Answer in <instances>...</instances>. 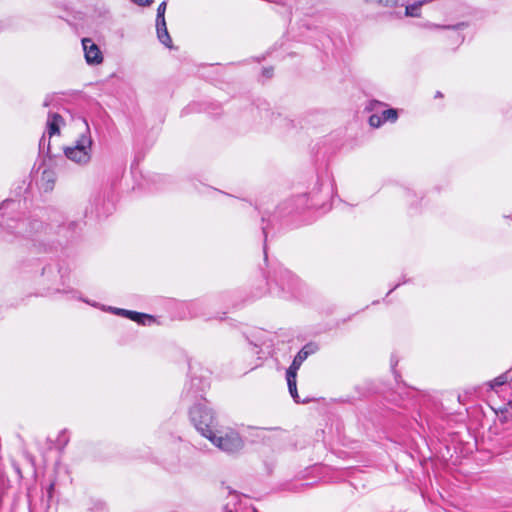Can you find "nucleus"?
Instances as JSON below:
<instances>
[{"label": "nucleus", "instance_id": "nucleus-26", "mask_svg": "<svg viewBox=\"0 0 512 512\" xmlns=\"http://www.w3.org/2000/svg\"><path fill=\"white\" fill-rule=\"evenodd\" d=\"M11 203H13V201L6 200V201H3L2 206L5 207V206H7V205H9Z\"/></svg>", "mask_w": 512, "mask_h": 512}, {"label": "nucleus", "instance_id": "nucleus-7", "mask_svg": "<svg viewBox=\"0 0 512 512\" xmlns=\"http://www.w3.org/2000/svg\"><path fill=\"white\" fill-rule=\"evenodd\" d=\"M113 312L115 314H118V315H122V316H125L139 324H142V325H145L147 322H152L153 321V318L152 316L148 315V314H144V313H139V312H136V311H130V310H125V309H120V308H114L113 309Z\"/></svg>", "mask_w": 512, "mask_h": 512}, {"label": "nucleus", "instance_id": "nucleus-22", "mask_svg": "<svg viewBox=\"0 0 512 512\" xmlns=\"http://www.w3.org/2000/svg\"><path fill=\"white\" fill-rule=\"evenodd\" d=\"M51 101H52V96H49V95L46 96V98H45V100L43 102V106L44 107H48L50 105Z\"/></svg>", "mask_w": 512, "mask_h": 512}, {"label": "nucleus", "instance_id": "nucleus-10", "mask_svg": "<svg viewBox=\"0 0 512 512\" xmlns=\"http://www.w3.org/2000/svg\"><path fill=\"white\" fill-rule=\"evenodd\" d=\"M85 125H86V131L78 137V139L75 141V143L71 147L82 148V145H83L85 150L92 151L93 140H92L87 123H85Z\"/></svg>", "mask_w": 512, "mask_h": 512}, {"label": "nucleus", "instance_id": "nucleus-9", "mask_svg": "<svg viewBox=\"0 0 512 512\" xmlns=\"http://www.w3.org/2000/svg\"><path fill=\"white\" fill-rule=\"evenodd\" d=\"M156 32L159 41L167 48H172V39L169 35L166 21H156Z\"/></svg>", "mask_w": 512, "mask_h": 512}, {"label": "nucleus", "instance_id": "nucleus-27", "mask_svg": "<svg viewBox=\"0 0 512 512\" xmlns=\"http://www.w3.org/2000/svg\"><path fill=\"white\" fill-rule=\"evenodd\" d=\"M264 254H265V259H267L266 244L264 245Z\"/></svg>", "mask_w": 512, "mask_h": 512}, {"label": "nucleus", "instance_id": "nucleus-17", "mask_svg": "<svg viewBox=\"0 0 512 512\" xmlns=\"http://www.w3.org/2000/svg\"><path fill=\"white\" fill-rule=\"evenodd\" d=\"M431 27H434V28H443V29H453V30H460L464 27H466V24L465 23H458L456 25H448V26H439V25H431Z\"/></svg>", "mask_w": 512, "mask_h": 512}, {"label": "nucleus", "instance_id": "nucleus-15", "mask_svg": "<svg viewBox=\"0 0 512 512\" xmlns=\"http://www.w3.org/2000/svg\"><path fill=\"white\" fill-rule=\"evenodd\" d=\"M167 2L163 1L159 4L157 8L156 21H166L165 20V12H166Z\"/></svg>", "mask_w": 512, "mask_h": 512}, {"label": "nucleus", "instance_id": "nucleus-2", "mask_svg": "<svg viewBox=\"0 0 512 512\" xmlns=\"http://www.w3.org/2000/svg\"><path fill=\"white\" fill-rule=\"evenodd\" d=\"M189 416L195 428L205 438L214 430L215 416L205 399L196 403L190 409Z\"/></svg>", "mask_w": 512, "mask_h": 512}, {"label": "nucleus", "instance_id": "nucleus-16", "mask_svg": "<svg viewBox=\"0 0 512 512\" xmlns=\"http://www.w3.org/2000/svg\"><path fill=\"white\" fill-rule=\"evenodd\" d=\"M507 382V376L505 374L498 376L495 378L491 383L490 386L492 389H495L496 387H500L505 385Z\"/></svg>", "mask_w": 512, "mask_h": 512}, {"label": "nucleus", "instance_id": "nucleus-3", "mask_svg": "<svg viewBox=\"0 0 512 512\" xmlns=\"http://www.w3.org/2000/svg\"><path fill=\"white\" fill-rule=\"evenodd\" d=\"M385 104L376 100L370 101L367 109L373 114L369 117V124L374 128L380 127L385 122H395L398 118L396 109H384Z\"/></svg>", "mask_w": 512, "mask_h": 512}, {"label": "nucleus", "instance_id": "nucleus-19", "mask_svg": "<svg viewBox=\"0 0 512 512\" xmlns=\"http://www.w3.org/2000/svg\"><path fill=\"white\" fill-rule=\"evenodd\" d=\"M289 392L295 402H297V403H307L308 402L307 399H303V400L300 399L298 392H297V387L295 388V390H289Z\"/></svg>", "mask_w": 512, "mask_h": 512}, {"label": "nucleus", "instance_id": "nucleus-1", "mask_svg": "<svg viewBox=\"0 0 512 512\" xmlns=\"http://www.w3.org/2000/svg\"><path fill=\"white\" fill-rule=\"evenodd\" d=\"M221 451L227 454H236L244 447V441L240 434L232 428L213 430L206 437Z\"/></svg>", "mask_w": 512, "mask_h": 512}, {"label": "nucleus", "instance_id": "nucleus-4", "mask_svg": "<svg viewBox=\"0 0 512 512\" xmlns=\"http://www.w3.org/2000/svg\"><path fill=\"white\" fill-rule=\"evenodd\" d=\"M276 282L283 291L291 294H294L301 285V281L296 275L282 267L277 271Z\"/></svg>", "mask_w": 512, "mask_h": 512}, {"label": "nucleus", "instance_id": "nucleus-12", "mask_svg": "<svg viewBox=\"0 0 512 512\" xmlns=\"http://www.w3.org/2000/svg\"><path fill=\"white\" fill-rule=\"evenodd\" d=\"M307 359V352L304 351V350H300L296 356L294 357L293 361H292V364L290 365V367L287 369V371H290V372H295L297 373V371L299 370L300 366L302 365V363Z\"/></svg>", "mask_w": 512, "mask_h": 512}, {"label": "nucleus", "instance_id": "nucleus-31", "mask_svg": "<svg viewBox=\"0 0 512 512\" xmlns=\"http://www.w3.org/2000/svg\"><path fill=\"white\" fill-rule=\"evenodd\" d=\"M228 512H233V510H232V509H229V510H228Z\"/></svg>", "mask_w": 512, "mask_h": 512}, {"label": "nucleus", "instance_id": "nucleus-8", "mask_svg": "<svg viewBox=\"0 0 512 512\" xmlns=\"http://www.w3.org/2000/svg\"><path fill=\"white\" fill-rule=\"evenodd\" d=\"M64 125V119L57 113H49L46 123L49 138L60 134V128Z\"/></svg>", "mask_w": 512, "mask_h": 512}, {"label": "nucleus", "instance_id": "nucleus-32", "mask_svg": "<svg viewBox=\"0 0 512 512\" xmlns=\"http://www.w3.org/2000/svg\"><path fill=\"white\" fill-rule=\"evenodd\" d=\"M252 512H257V510H256V509H253V510H252Z\"/></svg>", "mask_w": 512, "mask_h": 512}, {"label": "nucleus", "instance_id": "nucleus-21", "mask_svg": "<svg viewBox=\"0 0 512 512\" xmlns=\"http://www.w3.org/2000/svg\"><path fill=\"white\" fill-rule=\"evenodd\" d=\"M59 442H61L63 445H65L68 442V439L65 437V432H62L59 435Z\"/></svg>", "mask_w": 512, "mask_h": 512}, {"label": "nucleus", "instance_id": "nucleus-25", "mask_svg": "<svg viewBox=\"0 0 512 512\" xmlns=\"http://www.w3.org/2000/svg\"><path fill=\"white\" fill-rule=\"evenodd\" d=\"M262 230H263V234H264V241L266 242V240H267V227L263 226Z\"/></svg>", "mask_w": 512, "mask_h": 512}, {"label": "nucleus", "instance_id": "nucleus-30", "mask_svg": "<svg viewBox=\"0 0 512 512\" xmlns=\"http://www.w3.org/2000/svg\"><path fill=\"white\" fill-rule=\"evenodd\" d=\"M230 503H226L225 509L228 510Z\"/></svg>", "mask_w": 512, "mask_h": 512}, {"label": "nucleus", "instance_id": "nucleus-24", "mask_svg": "<svg viewBox=\"0 0 512 512\" xmlns=\"http://www.w3.org/2000/svg\"><path fill=\"white\" fill-rule=\"evenodd\" d=\"M463 39H464V38H463V36H462V35H460L459 33H457V35H456V39H455V40H456L457 42H460V43H461V42L463 41Z\"/></svg>", "mask_w": 512, "mask_h": 512}, {"label": "nucleus", "instance_id": "nucleus-5", "mask_svg": "<svg viewBox=\"0 0 512 512\" xmlns=\"http://www.w3.org/2000/svg\"><path fill=\"white\" fill-rule=\"evenodd\" d=\"M85 60L90 65H98L103 62V55L99 47L90 38L82 39Z\"/></svg>", "mask_w": 512, "mask_h": 512}, {"label": "nucleus", "instance_id": "nucleus-29", "mask_svg": "<svg viewBox=\"0 0 512 512\" xmlns=\"http://www.w3.org/2000/svg\"><path fill=\"white\" fill-rule=\"evenodd\" d=\"M442 94L440 92H437L436 97H441Z\"/></svg>", "mask_w": 512, "mask_h": 512}, {"label": "nucleus", "instance_id": "nucleus-20", "mask_svg": "<svg viewBox=\"0 0 512 512\" xmlns=\"http://www.w3.org/2000/svg\"><path fill=\"white\" fill-rule=\"evenodd\" d=\"M301 350H304L307 352V357L315 352V348L312 344L305 345Z\"/></svg>", "mask_w": 512, "mask_h": 512}, {"label": "nucleus", "instance_id": "nucleus-6", "mask_svg": "<svg viewBox=\"0 0 512 512\" xmlns=\"http://www.w3.org/2000/svg\"><path fill=\"white\" fill-rule=\"evenodd\" d=\"M64 154L69 160L79 165H86L91 160L92 151L85 150L83 146L82 148L65 147Z\"/></svg>", "mask_w": 512, "mask_h": 512}, {"label": "nucleus", "instance_id": "nucleus-23", "mask_svg": "<svg viewBox=\"0 0 512 512\" xmlns=\"http://www.w3.org/2000/svg\"><path fill=\"white\" fill-rule=\"evenodd\" d=\"M263 75L266 76L267 78L271 77L272 75V69L271 68H265L263 69Z\"/></svg>", "mask_w": 512, "mask_h": 512}, {"label": "nucleus", "instance_id": "nucleus-13", "mask_svg": "<svg viewBox=\"0 0 512 512\" xmlns=\"http://www.w3.org/2000/svg\"><path fill=\"white\" fill-rule=\"evenodd\" d=\"M296 376H297V373L286 371V379H287V384H288L289 390H295V388L297 387Z\"/></svg>", "mask_w": 512, "mask_h": 512}, {"label": "nucleus", "instance_id": "nucleus-11", "mask_svg": "<svg viewBox=\"0 0 512 512\" xmlns=\"http://www.w3.org/2000/svg\"><path fill=\"white\" fill-rule=\"evenodd\" d=\"M55 182V174L52 170L45 169L41 175L42 187L45 191L51 190Z\"/></svg>", "mask_w": 512, "mask_h": 512}, {"label": "nucleus", "instance_id": "nucleus-18", "mask_svg": "<svg viewBox=\"0 0 512 512\" xmlns=\"http://www.w3.org/2000/svg\"><path fill=\"white\" fill-rule=\"evenodd\" d=\"M377 2L385 7H396L398 5V0H377Z\"/></svg>", "mask_w": 512, "mask_h": 512}, {"label": "nucleus", "instance_id": "nucleus-28", "mask_svg": "<svg viewBox=\"0 0 512 512\" xmlns=\"http://www.w3.org/2000/svg\"><path fill=\"white\" fill-rule=\"evenodd\" d=\"M233 499H237L238 495L236 493L232 494Z\"/></svg>", "mask_w": 512, "mask_h": 512}, {"label": "nucleus", "instance_id": "nucleus-14", "mask_svg": "<svg viewBox=\"0 0 512 512\" xmlns=\"http://www.w3.org/2000/svg\"><path fill=\"white\" fill-rule=\"evenodd\" d=\"M39 150L42 153H46L48 155L51 153V151H50V140L49 139L47 140L45 135H43L42 138L39 141Z\"/></svg>", "mask_w": 512, "mask_h": 512}]
</instances>
